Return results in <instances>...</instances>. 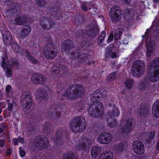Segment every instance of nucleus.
I'll use <instances>...</instances> for the list:
<instances>
[{
    "label": "nucleus",
    "instance_id": "nucleus-1",
    "mask_svg": "<svg viewBox=\"0 0 159 159\" xmlns=\"http://www.w3.org/2000/svg\"><path fill=\"white\" fill-rule=\"evenodd\" d=\"M84 93V87L79 84H74L69 86L66 93L61 95V100L63 97H67L70 98L76 99L82 97Z\"/></svg>",
    "mask_w": 159,
    "mask_h": 159
},
{
    "label": "nucleus",
    "instance_id": "nucleus-37",
    "mask_svg": "<svg viewBox=\"0 0 159 159\" xmlns=\"http://www.w3.org/2000/svg\"><path fill=\"white\" fill-rule=\"evenodd\" d=\"M125 83L126 88L130 89L133 87L134 81L132 79H126Z\"/></svg>",
    "mask_w": 159,
    "mask_h": 159
},
{
    "label": "nucleus",
    "instance_id": "nucleus-4",
    "mask_svg": "<svg viewBox=\"0 0 159 159\" xmlns=\"http://www.w3.org/2000/svg\"><path fill=\"white\" fill-rule=\"evenodd\" d=\"M104 107L100 102L92 103L87 108L89 114L94 118L100 117L103 114Z\"/></svg>",
    "mask_w": 159,
    "mask_h": 159
},
{
    "label": "nucleus",
    "instance_id": "nucleus-24",
    "mask_svg": "<svg viewBox=\"0 0 159 159\" xmlns=\"http://www.w3.org/2000/svg\"><path fill=\"white\" fill-rule=\"evenodd\" d=\"M149 69H150V71H159V57H156L153 59Z\"/></svg>",
    "mask_w": 159,
    "mask_h": 159
},
{
    "label": "nucleus",
    "instance_id": "nucleus-38",
    "mask_svg": "<svg viewBox=\"0 0 159 159\" xmlns=\"http://www.w3.org/2000/svg\"><path fill=\"white\" fill-rule=\"evenodd\" d=\"M82 142L85 144L86 146H87L88 148L89 149L90 147L92 145V141L91 140L87 137H84L83 139Z\"/></svg>",
    "mask_w": 159,
    "mask_h": 159
},
{
    "label": "nucleus",
    "instance_id": "nucleus-60",
    "mask_svg": "<svg viewBox=\"0 0 159 159\" xmlns=\"http://www.w3.org/2000/svg\"><path fill=\"white\" fill-rule=\"evenodd\" d=\"M112 50V47L111 45H109L106 49V52L108 54H111Z\"/></svg>",
    "mask_w": 159,
    "mask_h": 159
},
{
    "label": "nucleus",
    "instance_id": "nucleus-62",
    "mask_svg": "<svg viewBox=\"0 0 159 159\" xmlns=\"http://www.w3.org/2000/svg\"><path fill=\"white\" fill-rule=\"evenodd\" d=\"M19 149L20 156L21 157H24L26 154L25 152L23 150V149L21 147H20L19 148Z\"/></svg>",
    "mask_w": 159,
    "mask_h": 159
},
{
    "label": "nucleus",
    "instance_id": "nucleus-47",
    "mask_svg": "<svg viewBox=\"0 0 159 159\" xmlns=\"http://www.w3.org/2000/svg\"><path fill=\"white\" fill-rule=\"evenodd\" d=\"M51 127L50 124L48 123H46L43 126V130L47 134L50 133Z\"/></svg>",
    "mask_w": 159,
    "mask_h": 159
},
{
    "label": "nucleus",
    "instance_id": "nucleus-5",
    "mask_svg": "<svg viewBox=\"0 0 159 159\" xmlns=\"http://www.w3.org/2000/svg\"><path fill=\"white\" fill-rule=\"evenodd\" d=\"M145 69L144 62L141 60H136L132 65L131 73L134 77L139 78L143 74Z\"/></svg>",
    "mask_w": 159,
    "mask_h": 159
},
{
    "label": "nucleus",
    "instance_id": "nucleus-52",
    "mask_svg": "<svg viewBox=\"0 0 159 159\" xmlns=\"http://www.w3.org/2000/svg\"><path fill=\"white\" fill-rule=\"evenodd\" d=\"M89 3H85L82 4L80 7L81 9L84 11H87L88 9L90 10L91 8H89Z\"/></svg>",
    "mask_w": 159,
    "mask_h": 159
},
{
    "label": "nucleus",
    "instance_id": "nucleus-6",
    "mask_svg": "<svg viewBox=\"0 0 159 159\" xmlns=\"http://www.w3.org/2000/svg\"><path fill=\"white\" fill-rule=\"evenodd\" d=\"M111 20L113 22H117L121 19L122 11L120 8L117 6H114L109 12Z\"/></svg>",
    "mask_w": 159,
    "mask_h": 159
},
{
    "label": "nucleus",
    "instance_id": "nucleus-19",
    "mask_svg": "<svg viewBox=\"0 0 159 159\" xmlns=\"http://www.w3.org/2000/svg\"><path fill=\"white\" fill-rule=\"evenodd\" d=\"M47 115L48 117L53 120L59 119L61 116L60 112L57 111L54 108H52V107L48 110Z\"/></svg>",
    "mask_w": 159,
    "mask_h": 159
},
{
    "label": "nucleus",
    "instance_id": "nucleus-13",
    "mask_svg": "<svg viewBox=\"0 0 159 159\" xmlns=\"http://www.w3.org/2000/svg\"><path fill=\"white\" fill-rule=\"evenodd\" d=\"M132 147L134 152L138 154H141L144 152L143 144L139 140H135L132 143Z\"/></svg>",
    "mask_w": 159,
    "mask_h": 159
},
{
    "label": "nucleus",
    "instance_id": "nucleus-29",
    "mask_svg": "<svg viewBox=\"0 0 159 159\" xmlns=\"http://www.w3.org/2000/svg\"><path fill=\"white\" fill-rule=\"evenodd\" d=\"M113 157L112 153L110 151H107L101 154L99 159H112Z\"/></svg>",
    "mask_w": 159,
    "mask_h": 159
},
{
    "label": "nucleus",
    "instance_id": "nucleus-2",
    "mask_svg": "<svg viewBox=\"0 0 159 159\" xmlns=\"http://www.w3.org/2000/svg\"><path fill=\"white\" fill-rule=\"evenodd\" d=\"M159 29V27L157 25H152L151 28L148 29L145 33V35L143 36L145 37L146 40L147 52L146 54L148 57L152 56L154 50L155 45V42L153 40L147 38L150 36V34L155 32Z\"/></svg>",
    "mask_w": 159,
    "mask_h": 159
},
{
    "label": "nucleus",
    "instance_id": "nucleus-31",
    "mask_svg": "<svg viewBox=\"0 0 159 159\" xmlns=\"http://www.w3.org/2000/svg\"><path fill=\"white\" fill-rule=\"evenodd\" d=\"M2 66L3 69L5 68L8 66H11L10 64L9 60L8 59L7 56L5 54L3 57H2Z\"/></svg>",
    "mask_w": 159,
    "mask_h": 159
},
{
    "label": "nucleus",
    "instance_id": "nucleus-32",
    "mask_svg": "<svg viewBox=\"0 0 159 159\" xmlns=\"http://www.w3.org/2000/svg\"><path fill=\"white\" fill-rule=\"evenodd\" d=\"M101 95L99 90H97L92 94L90 97V99L93 102H97L96 101L100 98Z\"/></svg>",
    "mask_w": 159,
    "mask_h": 159
},
{
    "label": "nucleus",
    "instance_id": "nucleus-43",
    "mask_svg": "<svg viewBox=\"0 0 159 159\" xmlns=\"http://www.w3.org/2000/svg\"><path fill=\"white\" fill-rule=\"evenodd\" d=\"M118 76V75L116 74V72H113L110 74L109 76L107 77V79L108 81H113Z\"/></svg>",
    "mask_w": 159,
    "mask_h": 159
},
{
    "label": "nucleus",
    "instance_id": "nucleus-10",
    "mask_svg": "<svg viewBox=\"0 0 159 159\" xmlns=\"http://www.w3.org/2000/svg\"><path fill=\"white\" fill-rule=\"evenodd\" d=\"M87 30L88 35L92 38L95 36L99 32L98 26L95 21H93L90 24Z\"/></svg>",
    "mask_w": 159,
    "mask_h": 159
},
{
    "label": "nucleus",
    "instance_id": "nucleus-30",
    "mask_svg": "<svg viewBox=\"0 0 159 159\" xmlns=\"http://www.w3.org/2000/svg\"><path fill=\"white\" fill-rule=\"evenodd\" d=\"M101 148L97 146L93 147L91 150V154L93 158H96L101 152Z\"/></svg>",
    "mask_w": 159,
    "mask_h": 159
},
{
    "label": "nucleus",
    "instance_id": "nucleus-39",
    "mask_svg": "<svg viewBox=\"0 0 159 159\" xmlns=\"http://www.w3.org/2000/svg\"><path fill=\"white\" fill-rule=\"evenodd\" d=\"M63 158V159H77L73 152L64 154Z\"/></svg>",
    "mask_w": 159,
    "mask_h": 159
},
{
    "label": "nucleus",
    "instance_id": "nucleus-63",
    "mask_svg": "<svg viewBox=\"0 0 159 159\" xmlns=\"http://www.w3.org/2000/svg\"><path fill=\"white\" fill-rule=\"evenodd\" d=\"M155 132L154 131H153L152 132H151L150 133L148 134V137L150 139H153L155 135Z\"/></svg>",
    "mask_w": 159,
    "mask_h": 159
},
{
    "label": "nucleus",
    "instance_id": "nucleus-25",
    "mask_svg": "<svg viewBox=\"0 0 159 159\" xmlns=\"http://www.w3.org/2000/svg\"><path fill=\"white\" fill-rule=\"evenodd\" d=\"M38 100L42 103H44L48 99V96L45 91L41 90L38 94Z\"/></svg>",
    "mask_w": 159,
    "mask_h": 159
},
{
    "label": "nucleus",
    "instance_id": "nucleus-16",
    "mask_svg": "<svg viewBox=\"0 0 159 159\" xmlns=\"http://www.w3.org/2000/svg\"><path fill=\"white\" fill-rule=\"evenodd\" d=\"M65 131L63 129H58L56 134V143L59 145H62L64 143L63 137H64Z\"/></svg>",
    "mask_w": 159,
    "mask_h": 159
},
{
    "label": "nucleus",
    "instance_id": "nucleus-18",
    "mask_svg": "<svg viewBox=\"0 0 159 159\" xmlns=\"http://www.w3.org/2000/svg\"><path fill=\"white\" fill-rule=\"evenodd\" d=\"M56 46L51 41L48 42L44 47V52H46V54L47 55L48 54V52H50L53 53V54L55 53H57V50L56 49Z\"/></svg>",
    "mask_w": 159,
    "mask_h": 159
},
{
    "label": "nucleus",
    "instance_id": "nucleus-17",
    "mask_svg": "<svg viewBox=\"0 0 159 159\" xmlns=\"http://www.w3.org/2000/svg\"><path fill=\"white\" fill-rule=\"evenodd\" d=\"M150 69H148V79L149 81L153 82H155L159 80V71L154 70L152 71H150Z\"/></svg>",
    "mask_w": 159,
    "mask_h": 159
},
{
    "label": "nucleus",
    "instance_id": "nucleus-61",
    "mask_svg": "<svg viewBox=\"0 0 159 159\" xmlns=\"http://www.w3.org/2000/svg\"><path fill=\"white\" fill-rule=\"evenodd\" d=\"M28 59L31 61L32 63H36L37 62V60L36 59H35L31 55H30V56L27 57Z\"/></svg>",
    "mask_w": 159,
    "mask_h": 159
},
{
    "label": "nucleus",
    "instance_id": "nucleus-53",
    "mask_svg": "<svg viewBox=\"0 0 159 159\" xmlns=\"http://www.w3.org/2000/svg\"><path fill=\"white\" fill-rule=\"evenodd\" d=\"M36 4L40 7H44L46 4L45 0H36Z\"/></svg>",
    "mask_w": 159,
    "mask_h": 159
},
{
    "label": "nucleus",
    "instance_id": "nucleus-56",
    "mask_svg": "<svg viewBox=\"0 0 159 159\" xmlns=\"http://www.w3.org/2000/svg\"><path fill=\"white\" fill-rule=\"evenodd\" d=\"M122 34V32L120 30H117L114 32V39L117 40L120 37V36Z\"/></svg>",
    "mask_w": 159,
    "mask_h": 159
},
{
    "label": "nucleus",
    "instance_id": "nucleus-36",
    "mask_svg": "<svg viewBox=\"0 0 159 159\" xmlns=\"http://www.w3.org/2000/svg\"><path fill=\"white\" fill-rule=\"evenodd\" d=\"M11 8L13 11L14 13H15L16 15L17 14L20 12V6L17 3H13Z\"/></svg>",
    "mask_w": 159,
    "mask_h": 159
},
{
    "label": "nucleus",
    "instance_id": "nucleus-55",
    "mask_svg": "<svg viewBox=\"0 0 159 159\" xmlns=\"http://www.w3.org/2000/svg\"><path fill=\"white\" fill-rule=\"evenodd\" d=\"M6 14H7V16L10 18H11L12 17H14L15 15H16L15 13H14L13 11L11 8L7 10Z\"/></svg>",
    "mask_w": 159,
    "mask_h": 159
},
{
    "label": "nucleus",
    "instance_id": "nucleus-12",
    "mask_svg": "<svg viewBox=\"0 0 159 159\" xmlns=\"http://www.w3.org/2000/svg\"><path fill=\"white\" fill-rule=\"evenodd\" d=\"M113 135L111 133L104 132L100 134L97 138V140L102 144H107L110 143L112 139Z\"/></svg>",
    "mask_w": 159,
    "mask_h": 159
},
{
    "label": "nucleus",
    "instance_id": "nucleus-48",
    "mask_svg": "<svg viewBox=\"0 0 159 159\" xmlns=\"http://www.w3.org/2000/svg\"><path fill=\"white\" fill-rule=\"evenodd\" d=\"M80 57V54L79 57L76 58L74 62V65L76 66H78L80 65L81 64L84 63V60H83L82 58H81Z\"/></svg>",
    "mask_w": 159,
    "mask_h": 159
},
{
    "label": "nucleus",
    "instance_id": "nucleus-27",
    "mask_svg": "<svg viewBox=\"0 0 159 159\" xmlns=\"http://www.w3.org/2000/svg\"><path fill=\"white\" fill-rule=\"evenodd\" d=\"M150 81L148 80V78L145 77L143 80L140 82L138 85V88L142 91L144 90L147 86L148 85Z\"/></svg>",
    "mask_w": 159,
    "mask_h": 159
},
{
    "label": "nucleus",
    "instance_id": "nucleus-11",
    "mask_svg": "<svg viewBox=\"0 0 159 159\" xmlns=\"http://www.w3.org/2000/svg\"><path fill=\"white\" fill-rule=\"evenodd\" d=\"M39 24L44 29L49 30L52 28L54 25V23L52 20L47 17H43L39 21Z\"/></svg>",
    "mask_w": 159,
    "mask_h": 159
},
{
    "label": "nucleus",
    "instance_id": "nucleus-35",
    "mask_svg": "<svg viewBox=\"0 0 159 159\" xmlns=\"http://www.w3.org/2000/svg\"><path fill=\"white\" fill-rule=\"evenodd\" d=\"M74 21L77 25L79 26L82 24L83 21V17L81 15H76L75 16Z\"/></svg>",
    "mask_w": 159,
    "mask_h": 159
},
{
    "label": "nucleus",
    "instance_id": "nucleus-22",
    "mask_svg": "<svg viewBox=\"0 0 159 159\" xmlns=\"http://www.w3.org/2000/svg\"><path fill=\"white\" fill-rule=\"evenodd\" d=\"M3 40L4 43L6 45L12 46L13 42L12 41L11 34L9 32L7 31L2 35Z\"/></svg>",
    "mask_w": 159,
    "mask_h": 159
},
{
    "label": "nucleus",
    "instance_id": "nucleus-54",
    "mask_svg": "<svg viewBox=\"0 0 159 159\" xmlns=\"http://www.w3.org/2000/svg\"><path fill=\"white\" fill-rule=\"evenodd\" d=\"M75 50H74V51H72L71 53H69L71 54L70 57L73 59H75L76 58L79 57L80 53H79L78 52H75Z\"/></svg>",
    "mask_w": 159,
    "mask_h": 159
},
{
    "label": "nucleus",
    "instance_id": "nucleus-3",
    "mask_svg": "<svg viewBox=\"0 0 159 159\" xmlns=\"http://www.w3.org/2000/svg\"><path fill=\"white\" fill-rule=\"evenodd\" d=\"M86 123L85 120L81 116L74 118L71 122L70 127L74 132L77 131L82 132L86 129Z\"/></svg>",
    "mask_w": 159,
    "mask_h": 159
},
{
    "label": "nucleus",
    "instance_id": "nucleus-9",
    "mask_svg": "<svg viewBox=\"0 0 159 159\" xmlns=\"http://www.w3.org/2000/svg\"><path fill=\"white\" fill-rule=\"evenodd\" d=\"M21 104L24 109L29 110L32 105V99L30 95L22 94L20 97Z\"/></svg>",
    "mask_w": 159,
    "mask_h": 159
},
{
    "label": "nucleus",
    "instance_id": "nucleus-33",
    "mask_svg": "<svg viewBox=\"0 0 159 159\" xmlns=\"http://www.w3.org/2000/svg\"><path fill=\"white\" fill-rule=\"evenodd\" d=\"M80 54V58L84 60V63L89 64L90 61L91 55L87 54H84L83 52H81Z\"/></svg>",
    "mask_w": 159,
    "mask_h": 159
},
{
    "label": "nucleus",
    "instance_id": "nucleus-57",
    "mask_svg": "<svg viewBox=\"0 0 159 159\" xmlns=\"http://www.w3.org/2000/svg\"><path fill=\"white\" fill-rule=\"evenodd\" d=\"M77 148L79 150H86L89 149L87 146H86L85 144L84 145V143L83 142H82L81 144L77 146Z\"/></svg>",
    "mask_w": 159,
    "mask_h": 159
},
{
    "label": "nucleus",
    "instance_id": "nucleus-7",
    "mask_svg": "<svg viewBox=\"0 0 159 159\" xmlns=\"http://www.w3.org/2000/svg\"><path fill=\"white\" fill-rule=\"evenodd\" d=\"M34 143L38 149L43 150L48 146L49 142L47 137L41 136L35 138Z\"/></svg>",
    "mask_w": 159,
    "mask_h": 159
},
{
    "label": "nucleus",
    "instance_id": "nucleus-49",
    "mask_svg": "<svg viewBox=\"0 0 159 159\" xmlns=\"http://www.w3.org/2000/svg\"><path fill=\"white\" fill-rule=\"evenodd\" d=\"M60 64H56L55 66H52V73L57 74L60 73Z\"/></svg>",
    "mask_w": 159,
    "mask_h": 159
},
{
    "label": "nucleus",
    "instance_id": "nucleus-59",
    "mask_svg": "<svg viewBox=\"0 0 159 159\" xmlns=\"http://www.w3.org/2000/svg\"><path fill=\"white\" fill-rule=\"evenodd\" d=\"M32 116L34 117V119L38 121H39L41 119V115L40 114H33Z\"/></svg>",
    "mask_w": 159,
    "mask_h": 159
},
{
    "label": "nucleus",
    "instance_id": "nucleus-44",
    "mask_svg": "<svg viewBox=\"0 0 159 159\" xmlns=\"http://www.w3.org/2000/svg\"><path fill=\"white\" fill-rule=\"evenodd\" d=\"M105 35L106 33L104 31H103L98 39V44L101 46H102V43L105 38Z\"/></svg>",
    "mask_w": 159,
    "mask_h": 159
},
{
    "label": "nucleus",
    "instance_id": "nucleus-14",
    "mask_svg": "<svg viewBox=\"0 0 159 159\" xmlns=\"http://www.w3.org/2000/svg\"><path fill=\"white\" fill-rule=\"evenodd\" d=\"M62 49L66 52L71 53L72 51L76 50V48L73 45L72 41L69 39L66 40L63 43Z\"/></svg>",
    "mask_w": 159,
    "mask_h": 159
},
{
    "label": "nucleus",
    "instance_id": "nucleus-58",
    "mask_svg": "<svg viewBox=\"0 0 159 159\" xmlns=\"http://www.w3.org/2000/svg\"><path fill=\"white\" fill-rule=\"evenodd\" d=\"M11 62L14 67H17L20 66L19 63L16 59H13L11 60Z\"/></svg>",
    "mask_w": 159,
    "mask_h": 159
},
{
    "label": "nucleus",
    "instance_id": "nucleus-51",
    "mask_svg": "<svg viewBox=\"0 0 159 159\" xmlns=\"http://www.w3.org/2000/svg\"><path fill=\"white\" fill-rule=\"evenodd\" d=\"M60 71L61 74H64L65 72H66L68 71V69L64 65L62 64H60Z\"/></svg>",
    "mask_w": 159,
    "mask_h": 159
},
{
    "label": "nucleus",
    "instance_id": "nucleus-34",
    "mask_svg": "<svg viewBox=\"0 0 159 159\" xmlns=\"http://www.w3.org/2000/svg\"><path fill=\"white\" fill-rule=\"evenodd\" d=\"M148 111L149 108L147 107L146 106H144L139 110L138 114L140 117L145 116L148 114Z\"/></svg>",
    "mask_w": 159,
    "mask_h": 159
},
{
    "label": "nucleus",
    "instance_id": "nucleus-41",
    "mask_svg": "<svg viewBox=\"0 0 159 159\" xmlns=\"http://www.w3.org/2000/svg\"><path fill=\"white\" fill-rule=\"evenodd\" d=\"M124 146L121 143H119L115 146L114 148L116 152L118 153H120L123 151L124 149Z\"/></svg>",
    "mask_w": 159,
    "mask_h": 159
},
{
    "label": "nucleus",
    "instance_id": "nucleus-45",
    "mask_svg": "<svg viewBox=\"0 0 159 159\" xmlns=\"http://www.w3.org/2000/svg\"><path fill=\"white\" fill-rule=\"evenodd\" d=\"M111 112L112 115L115 116H117L120 114V111L119 108L116 107L115 105H114L112 112Z\"/></svg>",
    "mask_w": 159,
    "mask_h": 159
},
{
    "label": "nucleus",
    "instance_id": "nucleus-64",
    "mask_svg": "<svg viewBox=\"0 0 159 159\" xmlns=\"http://www.w3.org/2000/svg\"><path fill=\"white\" fill-rule=\"evenodd\" d=\"M113 39V34L111 33L109 35L108 39L107 41V43L111 42Z\"/></svg>",
    "mask_w": 159,
    "mask_h": 159
},
{
    "label": "nucleus",
    "instance_id": "nucleus-26",
    "mask_svg": "<svg viewBox=\"0 0 159 159\" xmlns=\"http://www.w3.org/2000/svg\"><path fill=\"white\" fill-rule=\"evenodd\" d=\"M152 112L155 117L159 118V100H157L153 104L152 108Z\"/></svg>",
    "mask_w": 159,
    "mask_h": 159
},
{
    "label": "nucleus",
    "instance_id": "nucleus-15",
    "mask_svg": "<svg viewBox=\"0 0 159 159\" xmlns=\"http://www.w3.org/2000/svg\"><path fill=\"white\" fill-rule=\"evenodd\" d=\"M33 82L36 84H43L45 82L46 78L40 74H35L33 75L31 77Z\"/></svg>",
    "mask_w": 159,
    "mask_h": 159
},
{
    "label": "nucleus",
    "instance_id": "nucleus-20",
    "mask_svg": "<svg viewBox=\"0 0 159 159\" xmlns=\"http://www.w3.org/2000/svg\"><path fill=\"white\" fill-rule=\"evenodd\" d=\"M107 120L108 126L111 127L116 126L117 123V121L113 117L111 112L107 113Z\"/></svg>",
    "mask_w": 159,
    "mask_h": 159
},
{
    "label": "nucleus",
    "instance_id": "nucleus-8",
    "mask_svg": "<svg viewBox=\"0 0 159 159\" xmlns=\"http://www.w3.org/2000/svg\"><path fill=\"white\" fill-rule=\"evenodd\" d=\"M135 123L134 118H129L126 120L125 126L120 129V132L122 135L127 134L131 132L133 128V124Z\"/></svg>",
    "mask_w": 159,
    "mask_h": 159
},
{
    "label": "nucleus",
    "instance_id": "nucleus-23",
    "mask_svg": "<svg viewBox=\"0 0 159 159\" xmlns=\"http://www.w3.org/2000/svg\"><path fill=\"white\" fill-rule=\"evenodd\" d=\"M50 12L52 16L57 19H58L61 17V15L59 12V9L58 7L56 6H53L49 8Z\"/></svg>",
    "mask_w": 159,
    "mask_h": 159
},
{
    "label": "nucleus",
    "instance_id": "nucleus-46",
    "mask_svg": "<svg viewBox=\"0 0 159 159\" xmlns=\"http://www.w3.org/2000/svg\"><path fill=\"white\" fill-rule=\"evenodd\" d=\"M84 31L83 30H79L76 31L75 36L78 39H81L84 37Z\"/></svg>",
    "mask_w": 159,
    "mask_h": 159
},
{
    "label": "nucleus",
    "instance_id": "nucleus-28",
    "mask_svg": "<svg viewBox=\"0 0 159 159\" xmlns=\"http://www.w3.org/2000/svg\"><path fill=\"white\" fill-rule=\"evenodd\" d=\"M31 28L29 26H25L23 27L20 35L21 38H25L30 33Z\"/></svg>",
    "mask_w": 159,
    "mask_h": 159
},
{
    "label": "nucleus",
    "instance_id": "nucleus-42",
    "mask_svg": "<svg viewBox=\"0 0 159 159\" xmlns=\"http://www.w3.org/2000/svg\"><path fill=\"white\" fill-rule=\"evenodd\" d=\"M118 76V75L116 74V72H113L110 74L109 76L107 77V79L108 81H113Z\"/></svg>",
    "mask_w": 159,
    "mask_h": 159
},
{
    "label": "nucleus",
    "instance_id": "nucleus-21",
    "mask_svg": "<svg viewBox=\"0 0 159 159\" xmlns=\"http://www.w3.org/2000/svg\"><path fill=\"white\" fill-rule=\"evenodd\" d=\"M29 20V18L26 15H21L14 20V23L16 25H24Z\"/></svg>",
    "mask_w": 159,
    "mask_h": 159
},
{
    "label": "nucleus",
    "instance_id": "nucleus-40",
    "mask_svg": "<svg viewBox=\"0 0 159 159\" xmlns=\"http://www.w3.org/2000/svg\"><path fill=\"white\" fill-rule=\"evenodd\" d=\"M4 69L6 70V75L8 78L10 77L12 75V66H8Z\"/></svg>",
    "mask_w": 159,
    "mask_h": 159
},
{
    "label": "nucleus",
    "instance_id": "nucleus-50",
    "mask_svg": "<svg viewBox=\"0 0 159 159\" xmlns=\"http://www.w3.org/2000/svg\"><path fill=\"white\" fill-rule=\"evenodd\" d=\"M57 53H55L54 54H53V52L52 53L51 52H48V54H47V55L46 54V52H44V54L45 57L50 59L54 58L57 56Z\"/></svg>",
    "mask_w": 159,
    "mask_h": 159
}]
</instances>
